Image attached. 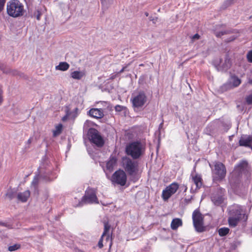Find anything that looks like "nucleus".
<instances>
[{"label": "nucleus", "instance_id": "1", "mask_svg": "<svg viewBox=\"0 0 252 252\" xmlns=\"http://www.w3.org/2000/svg\"><path fill=\"white\" fill-rule=\"evenodd\" d=\"M123 166L125 171L133 182H137L140 177L139 173V163L133 158H125L123 159Z\"/></svg>", "mask_w": 252, "mask_h": 252}, {"label": "nucleus", "instance_id": "2", "mask_svg": "<svg viewBox=\"0 0 252 252\" xmlns=\"http://www.w3.org/2000/svg\"><path fill=\"white\" fill-rule=\"evenodd\" d=\"M6 10L8 15L13 18L22 16L25 13L24 6L18 0H11L7 3Z\"/></svg>", "mask_w": 252, "mask_h": 252}, {"label": "nucleus", "instance_id": "3", "mask_svg": "<svg viewBox=\"0 0 252 252\" xmlns=\"http://www.w3.org/2000/svg\"><path fill=\"white\" fill-rule=\"evenodd\" d=\"M145 149L139 141L129 143L126 146V153L133 159L139 158L144 153Z\"/></svg>", "mask_w": 252, "mask_h": 252}, {"label": "nucleus", "instance_id": "4", "mask_svg": "<svg viewBox=\"0 0 252 252\" xmlns=\"http://www.w3.org/2000/svg\"><path fill=\"white\" fill-rule=\"evenodd\" d=\"M211 168L213 180L214 181H221L224 179L226 175V169L225 165L222 162L215 161L212 166L209 164Z\"/></svg>", "mask_w": 252, "mask_h": 252}, {"label": "nucleus", "instance_id": "5", "mask_svg": "<svg viewBox=\"0 0 252 252\" xmlns=\"http://www.w3.org/2000/svg\"><path fill=\"white\" fill-rule=\"evenodd\" d=\"M110 225L108 222H105L104 225V230L102 234L98 241V247L99 249H101L103 247V240L105 238V243L109 242V250L111 249L113 245L112 232L110 233Z\"/></svg>", "mask_w": 252, "mask_h": 252}, {"label": "nucleus", "instance_id": "6", "mask_svg": "<svg viewBox=\"0 0 252 252\" xmlns=\"http://www.w3.org/2000/svg\"><path fill=\"white\" fill-rule=\"evenodd\" d=\"M192 220L193 226L196 231L202 232L205 230L203 226V217L199 210H195L193 211Z\"/></svg>", "mask_w": 252, "mask_h": 252}, {"label": "nucleus", "instance_id": "7", "mask_svg": "<svg viewBox=\"0 0 252 252\" xmlns=\"http://www.w3.org/2000/svg\"><path fill=\"white\" fill-rule=\"evenodd\" d=\"M82 202L87 204H98L96 190L92 188L87 189L85 191V195L82 198Z\"/></svg>", "mask_w": 252, "mask_h": 252}, {"label": "nucleus", "instance_id": "8", "mask_svg": "<svg viewBox=\"0 0 252 252\" xmlns=\"http://www.w3.org/2000/svg\"><path fill=\"white\" fill-rule=\"evenodd\" d=\"M179 185L177 182H173L167 186L162 191L161 197L164 201H167L178 190Z\"/></svg>", "mask_w": 252, "mask_h": 252}, {"label": "nucleus", "instance_id": "9", "mask_svg": "<svg viewBox=\"0 0 252 252\" xmlns=\"http://www.w3.org/2000/svg\"><path fill=\"white\" fill-rule=\"evenodd\" d=\"M111 180L113 184L124 186L126 185L127 180L126 173L124 170L119 169L113 173Z\"/></svg>", "mask_w": 252, "mask_h": 252}, {"label": "nucleus", "instance_id": "10", "mask_svg": "<svg viewBox=\"0 0 252 252\" xmlns=\"http://www.w3.org/2000/svg\"><path fill=\"white\" fill-rule=\"evenodd\" d=\"M90 140L98 147H102L104 144V141L99 134L98 131L95 128H91L89 129L88 133Z\"/></svg>", "mask_w": 252, "mask_h": 252}, {"label": "nucleus", "instance_id": "11", "mask_svg": "<svg viewBox=\"0 0 252 252\" xmlns=\"http://www.w3.org/2000/svg\"><path fill=\"white\" fill-rule=\"evenodd\" d=\"M77 107L73 108L71 105L66 106L64 109V122L68 121L73 123L77 116Z\"/></svg>", "mask_w": 252, "mask_h": 252}, {"label": "nucleus", "instance_id": "12", "mask_svg": "<svg viewBox=\"0 0 252 252\" xmlns=\"http://www.w3.org/2000/svg\"><path fill=\"white\" fill-rule=\"evenodd\" d=\"M132 105L134 107H142L147 101V96L143 91L138 93V94L131 99Z\"/></svg>", "mask_w": 252, "mask_h": 252}, {"label": "nucleus", "instance_id": "13", "mask_svg": "<svg viewBox=\"0 0 252 252\" xmlns=\"http://www.w3.org/2000/svg\"><path fill=\"white\" fill-rule=\"evenodd\" d=\"M239 144L240 146L252 149V136L250 135L242 136L239 141Z\"/></svg>", "mask_w": 252, "mask_h": 252}, {"label": "nucleus", "instance_id": "14", "mask_svg": "<svg viewBox=\"0 0 252 252\" xmlns=\"http://www.w3.org/2000/svg\"><path fill=\"white\" fill-rule=\"evenodd\" d=\"M89 114L91 117L96 119H100L104 116L102 109L92 108L89 111Z\"/></svg>", "mask_w": 252, "mask_h": 252}, {"label": "nucleus", "instance_id": "15", "mask_svg": "<svg viewBox=\"0 0 252 252\" xmlns=\"http://www.w3.org/2000/svg\"><path fill=\"white\" fill-rule=\"evenodd\" d=\"M242 210L239 206H234L230 210L229 216L241 219Z\"/></svg>", "mask_w": 252, "mask_h": 252}, {"label": "nucleus", "instance_id": "16", "mask_svg": "<svg viewBox=\"0 0 252 252\" xmlns=\"http://www.w3.org/2000/svg\"><path fill=\"white\" fill-rule=\"evenodd\" d=\"M211 200L215 205L219 206L222 203L224 198L222 195L214 194L211 196Z\"/></svg>", "mask_w": 252, "mask_h": 252}, {"label": "nucleus", "instance_id": "17", "mask_svg": "<svg viewBox=\"0 0 252 252\" xmlns=\"http://www.w3.org/2000/svg\"><path fill=\"white\" fill-rule=\"evenodd\" d=\"M248 163L246 161H242L235 167V170L239 174L242 173L247 169Z\"/></svg>", "mask_w": 252, "mask_h": 252}, {"label": "nucleus", "instance_id": "18", "mask_svg": "<svg viewBox=\"0 0 252 252\" xmlns=\"http://www.w3.org/2000/svg\"><path fill=\"white\" fill-rule=\"evenodd\" d=\"M192 180L196 185V189H199L201 188L203 183L202 179L200 175L196 174L194 176H192Z\"/></svg>", "mask_w": 252, "mask_h": 252}, {"label": "nucleus", "instance_id": "19", "mask_svg": "<svg viewBox=\"0 0 252 252\" xmlns=\"http://www.w3.org/2000/svg\"><path fill=\"white\" fill-rule=\"evenodd\" d=\"M30 190H27L23 192H20L17 195V198L22 202H26L30 196Z\"/></svg>", "mask_w": 252, "mask_h": 252}, {"label": "nucleus", "instance_id": "20", "mask_svg": "<svg viewBox=\"0 0 252 252\" xmlns=\"http://www.w3.org/2000/svg\"><path fill=\"white\" fill-rule=\"evenodd\" d=\"M117 163V158L114 157H111L106 163V168L110 172L113 171L114 167Z\"/></svg>", "mask_w": 252, "mask_h": 252}, {"label": "nucleus", "instance_id": "21", "mask_svg": "<svg viewBox=\"0 0 252 252\" xmlns=\"http://www.w3.org/2000/svg\"><path fill=\"white\" fill-rule=\"evenodd\" d=\"M241 80L236 75H231L230 83L233 88L238 87L241 84Z\"/></svg>", "mask_w": 252, "mask_h": 252}, {"label": "nucleus", "instance_id": "22", "mask_svg": "<svg viewBox=\"0 0 252 252\" xmlns=\"http://www.w3.org/2000/svg\"><path fill=\"white\" fill-rule=\"evenodd\" d=\"M183 225L182 220L181 219L175 218L172 220L171 223V228L173 230H176L179 226Z\"/></svg>", "mask_w": 252, "mask_h": 252}, {"label": "nucleus", "instance_id": "23", "mask_svg": "<svg viewBox=\"0 0 252 252\" xmlns=\"http://www.w3.org/2000/svg\"><path fill=\"white\" fill-rule=\"evenodd\" d=\"M70 76L74 79L80 80L85 76V73L83 71H74L71 73Z\"/></svg>", "mask_w": 252, "mask_h": 252}, {"label": "nucleus", "instance_id": "24", "mask_svg": "<svg viewBox=\"0 0 252 252\" xmlns=\"http://www.w3.org/2000/svg\"><path fill=\"white\" fill-rule=\"evenodd\" d=\"M240 220L241 219L239 218L229 216L228 219V224L230 226L235 227L237 225Z\"/></svg>", "mask_w": 252, "mask_h": 252}, {"label": "nucleus", "instance_id": "25", "mask_svg": "<svg viewBox=\"0 0 252 252\" xmlns=\"http://www.w3.org/2000/svg\"><path fill=\"white\" fill-rule=\"evenodd\" d=\"M229 229L227 227H222L218 230V233L221 237L225 236L229 232Z\"/></svg>", "mask_w": 252, "mask_h": 252}, {"label": "nucleus", "instance_id": "26", "mask_svg": "<svg viewBox=\"0 0 252 252\" xmlns=\"http://www.w3.org/2000/svg\"><path fill=\"white\" fill-rule=\"evenodd\" d=\"M62 127L63 126L61 124L56 126L55 130H53V136H57L59 135L61 133Z\"/></svg>", "mask_w": 252, "mask_h": 252}, {"label": "nucleus", "instance_id": "27", "mask_svg": "<svg viewBox=\"0 0 252 252\" xmlns=\"http://www.w3.org/2000/svg\"><path fill=\"white\" fill-rule=\"evenodd\" d=\"M20 247L21 245L20 244H16L12 246L8 247V250L10 252H13L18 250L20 248Z\"/></svg>", "mask_w": 252, "mask_h": 252}, {"label": "nucleus", "instance_id": "28", "mask_svg": "<svg viewBox=\"0 0 252 252\" xmlns=\"http://www.w3.org/2000/svg\"><path fill=\"white\" fill-rule=\"evenodd\" d=\"M231 32L230 31H222V32H215V35L218 37H221V36L224 35V34H228V33H231Z\"/></svg>", "mask_w": 252, "mask_h": 252}, {"label": "nucleus", "instance_id": "29", "mask_svg": "<svg viewBox=\"0 0 252 252\" xmlns=\"http://www.w3.org/2000/svg\"><path fill=\"white\" fill-rule=\"evenodd\" d=\"M246 101L248 105L252 104V90L251 93L246 96Z\"/></svg>", "mask_w": 252, "mask_h": 252}, {"label": "nucleus", "instance_id": "30", "mask_svg": "<svg viewBox=\"0 0 252 252\" xmlns=\"http://www.w3.org/2000/svg\"><path fill=\"white\" fill-rule=\"evenodd\" d=\"M247 59L248 62L252 63V50L248 52L247 54Z\"/></svg>", "mask_w": 252, "mask_h": 252}, {"label": "nucleus", "instance_id": "31", "mask_svg": "<svg viewBox=\"0 0 252 252\" xmlns=\"http://www.w3.org/2000/svg\"><path fill=\"white\" fill-rule=\"evenodd\" d=\"M125 108H126L125 107L120 105H117L115 107V110L117 112H121L123 111Z\"/></svg>", "mask_w": 252, "mask_h": 252}, {"label": "nucleus", "instance_id": "32", "mask_svg": "<svg viewBox=\"0 0 252 252\" xmlns=\"http://www.w3.org/2000/svg\"><path fill=\"white\" fill-rule=\"evenodd\" d=\"M6 0H0V12L3 10Z\"/></svg>", "mask_w": 252, "mask_h": 252}, {"label": "nucleus", "instance_id": "33", "mask_svg": "<svg viewBox=\"0 0 252 252\" xmlns=\"http://www.w3.org/2000/svg\"><path fill=\"white\" fill-rule=\"evenodd\" d=\"M56 69L63 71V62H60L59 64L56 66Z\"/></svg>", "mask_w": 252, "mask_h": 252}, {"label": "nucleus", "instance_id": "34", "mask_svg": "<svg viewBox=\"0 0 252 252\" xmlns=\"http://www.w3.org/2000/svg\"><path fill=\"white\" fill-rule=\"evenodd\" d=\"M6 196L8 197L10 199H11L13 197V193L11 191H8L6 194Z\"/></svg>", "mask_w": 252, "mask_h": 252}, {"label": "nucleus", "instance_id": "35", "mask_svg": "<svg viewBox=\"0 0 252 252\" xmlns=\"http://www.w3.org/2000/svg\"><path fill=\"white\" fill-rule=\"evenodd\" d=\"M36 19L37 20H39L40 19V16H41V13L39 11L37 10L36 11Z\"/></svg>", "mask_w": 252, "mask_h": 252}, {"label": "nucleus", "instance_id": "36", "mask_svg": "<svg viewBox=\"0 0 252 252\" xmlns=\"http://www.w3.org/2000/svg\"><path fill=\"white\" fill-rule=\"evenodd\" d=\"M2 91L1 89H0V105L2 103Z\"/></svg>", "mask_w": 252, "mask_h": 252}, {"label": "nucleus", "instance_id": "37", "mask_svg": "<svg viewBox=\"0 0 252 252\" xmlns=\"http://www.w3.org/2000/svg\"><path fill=\"white\" fill-rule=\"evenodd\" d=\"M200 38V35L198 33L195 34L192 37V39H199Z\"/></svg>", "mask_w": 252, "mask_h": 252}, {"label": "nucleus", "instance_id": "38", "mask_svg": "<svg viewBox=\"0 0 252 252\" xmlns=\"http://www.w3.org/2000/svg\"><path fill=\"white\" fill-rule=\"evenodd\" d=\"M236 37L235 36H231V37H230L228 40H227L226 41V42H230V41H233L234 40H235L236 39Z\"/></svg>", "mask_w": 252, "mask_h": 252}, {"label": "nucleus", "instance_id": "39", "mask_svg": "<svg viewBox=\"0 0 252 252\" xmlns=\"http://www.w3.org/2000/svg\"><path fill=\"white\" fill-rule=\"evenodd\" d=\"M69 67V64L67 63L64 62V71L67 70Z\"/></svg>", "mask_w": 252, "mask_h": 252}, {"label": "nucleus", "instance_id": "40", "mask_svg": "<svg viewBox=\"0 0 252 252\" xmlns=\"http://www.w3.org/2000/svg\"><path fill=\"white\" fill-rule=\"evenodd\" d=\"M32 184L35 187H36L38 184V180L37 179H34L32 182Z\"/></svg>", "mask_w": 252, "mask_h": 252}, {"label": "nucleus", "instance_id": "41", "mask_svg": "<svg viewBox=\"0 0 252 252\" xmlns=\"http://www.w3.org/2000/svg\"><path fill=\"white\" fill-rule=\"evenodd\" d=\"M117 74H112L110 76V79L113 80L117 77Z\"/></svg>", "mask_w": 252, "mask_h": 252}, {"label": "nucleus", "instance_id": "42", "mask_svg": "<svg viewBox=\"0 0 252 252\" xmlns=\"http://www.w3.org/2000/svg\"><path fill=\"white\" fill-rule=\"evenodd\" d=\"M157 19H158L157 18H156V19H154V18L152 19V17H150V20L152 21L153 22V23H154L156 22V21H157Z\"/></svg>", "mask_w": 252, "mask_h": 252}, {"label": "nucleus", "instance_id": "43", "mask_svg": "<svg viewBox=\"0 0 252 252\" xmlns=\"http://www.w3.org/2000/svg\"><path fill=\"white\" fill-rule=\"evenodd\" d=\"M126 68V67H123L122 69L118 72V73H121L123 72Z\"/></svg>", "mask_w": 252, "mask_h": 252}, {"label": "nucleus", "instance_id": "44", "mask_svg": "<svg viewBox=\"0 0 252 252\" xmlns=\"http://www.w3.org/2000/svg\"><path fill=\"white\" fill-rule=\"evenodd\" d=\"M248 82H249V83L250 84L252 85V79H249V80Z\"/></svg>", "mask_w": 252, "mask_h": 252}, {"label": "nucleus", "instance_id": "45", "mask_svg": "<svg viewBox=\"0 0 252 252\" xmlns=\"http://www.w3.org/2000/svg\"><path fill=\"white\" fill-rule=\"evenodd\" d=\"M220 191H221V193H223V192L224 191V189H220Z\"/></svg>", "mask_w": 252, "mask_h": 252}, {"label": "nucleus", "instance_id": "46", "mask_svg": "<svg viewBox=\"0 0 252 252\" xmlns=\"http://www.w3.org/2000/svg\"><path fill=\"white\" fill-rule=\"evenodd\" d=\"M145 16H149V13H148V12H146L145 13Z\"/></svg>", "mask_w": 252, "mask_h": 252}, {"label": "nucleus", "instance_id": "47", "mask_svg": "<svg viewBox=\"0 0 252 252\" xmlns=\"http://www.w3.org/2000/svg\"><path fill=\"white\" fill-rule=\"evenodd\" d=\"M0 225H4V223L0 222Z\"/></svg>", "mask_w": 252, "mask_h": 252}, {"label": "nucleus", "instance_id": "48", "mask_svg": "<svg viewBox=\"0 0 252 252\" xmlns=\"http://www.w3.org/2000/svg\"><path fill=\"white\" fill-rule=\"evenodd\" d=\"M162 125H163V122H162V123L160 124V126H162Z\"/></svg>", "mask_w": 252, "mask_h": 252}, {"label": "nucleus", "instance_id": "49", "mask_svg": "<svg viewBox=\"0 0 252 252\" xmlns=\"http://www.w3.org/2000/svg\"><path fill=\"white\" fill-rule=\"evenodd\" d=\"M28 142H29V143H31V140H30V139H29V140H28Z\"/></svg>", "mask_w": 252, "mask_h": 252}]
</instances>
